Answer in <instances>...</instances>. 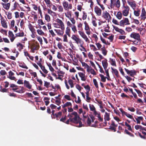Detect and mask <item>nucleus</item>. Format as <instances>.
Returning <instances> with one entry per match:
<instances>
[{
    "instance_id": "f257e3e1",
    "label": "nucleus",
    "mask_w": 146,
    "mask_h": 146,
    "mask_svg": "<svg viewBox=\"0 0 146 146\" xmlns=\"http://www.w3.org/2000/svg\"><path fill=\"white\" fill-rule=\"evenodd\" d=\"M71 38L74 40L77 44H79L80 47L84 49V51L86 52V49L83 46L84 42L79 37V36L75 35H73L72 36Z\"/></svg>"
},
{
    "instance_id": "f03ea898",
    "label": "nucleus",
    "mask_w": 146,
    "mask_h": 146,
    "mask_svg": "<svg viewBox=\"0 0 146 146\" xmlns=\"http://www.w3.org/2000/svg\"><path fill=\"white\" fill-rule=\"evenodd\" d=\"M67 117H69L70 122L72 123L76 121L77 119L79 118L78 113L76 111H73L72 113L69 114Z\"/></svg>"
},
{
    "instance_id": "7ed1b4c3",
    "label": "nucleus",
    "mask_w": 146,
    "mask_h": 146,
    "mask_svg": "<svg viewBox=\"0 0 146 146\" xmlns=\"http://www.w3.org/2000/svg\"><path fill=\"white\" fill-rule=\"evenodd\" d=\"M56 23H53L54 27L56 28H65L64 25L62 21L57 18L55 20Z\"/></svg>"
},
{
    "instance_id": "20e7f679",
    "label": "nucleus",
    "mask_w": 146,
    "mask_h": 146,
    "mask_svg": "<svg viewBox=\"0 0 146 146\" xmlns=\"http://www.w3.org/2000/svg\"><path fill=\"white\" fill-rule=\"evenodd\" d=\"M62 5L64 9L65 10L68 11L69 9H72V4H69L68 3L64 1L62 3Z\"/></svg>"
},
{
    "instance_id": "39448f33",
    "label": "nucleus",
    "mask_w": 146,
    "mask_h": 146,
    "mask_svg": "<svg viewBox=\"0 0 146 146\" xmlns=\"http://www.w3.org/2000/svg\"><path fill=\"white\" fill-rule=\"evenodd\" d=\"M39 45L37 42L35 43H33L31 46V48L32 52L34 53L35 50H37L39 49Z\"/></svg>"
},
{
    "instance_id": "423d86ee",
    "label": "nucleus",
    "mask_w": 146,
    "mask_h": 146,
    "mask_svg": "<svg viewBox=\"0 0 146 146\" xmlns=\"http://www.w3.org/2000/svg\"><path fill=\"white\" fill-rule=\"evenodd\" d=\"M117 124H115V121L113 120L111 121V125L109 126V129L114 132L116 131V127L117 126Z\"/></svg>"
},
{
    "instance_id": "0eeeda50",
    "label": "nucleus",
    "mask_w": 146,
    "mask_h": 146,
    "mask_svg": "<svg viewBox=\"0 0 146 146\" xmlns=\"http://www.w3.org/2000/svg\"><path fill=\"white\" fill-rule=\"evenodd\" d=\"M130 36L131 38H133L137 40L141 41L140 36L138 33L133 32L130 34Z\"/></svg>"
},
{
    "instance_id": "6e6552de",
    "label": "nucleus",
    "mask_w": 146,
    "mask_h": 146,
    "mask_svg": "<svg viewBox=\"0 0 146 146\" xmlns=\"http://www.w3.org/2000/svg\"><path fill=\"white\" fill-rule=\"evenodd\" d=\"M122 7L124 9L122 11V14L124 16H127L129 13V7L127 5H126L125 6Z\"/></svg>"
},
{
    "instance_id": "1a4fd4ad",
    "label": "nucleus",
    "mask_w": 146,
    "mask_h": 146,
    "mask_svg": "<svg viewBox=\"0 0 146 146\" xmlns=\"http://www.w3.org/2000/svg\"><path fill=\"white\" fill-rule=\"evenodd\" d=\"M124 69L127 74L131 77H133L134 76L136 75L137 71L135 70H129L126 68H125Z\"/></svg>"
},
{
    "instance_id": "9d476101",
    "label": "nucleus",
    "mask_w": 146,
    "mask_h": 146,
    "mask_svg": "<svg viewBox=\"0 0 146 146\" xmlns=\"http://www.w3.org/2000/svg\"><path fill=\"white\" fill-rule=\"evenodd\" d=\"M128 4L131 6V7L135 10L137 6V4L136 2L133 0H129L127 1Z\"/></svg>"
},
{
    "instance_id": "9b49d317",
    "label": "nucleus",
    "mask_w": 146,
    "mask_h": 146,
    "mask_svg": "<svg viewBox=\"0 0 146 146\" xmlns=\"http://www.w3.org/2000/svg\"><path fill=\"white\" fill-rule=\"evenodd\" d=\"M102 17L107 20L109 21L111 19L110 15L106 11L103 12Z\"/></svg>"
},
{
    "instance_id": "f8f14e48",
    "label": "nucleus",
    "mask_w": 146,
    "mask_h": 146,
    "mask_svg": "<svg viewBox=\"0 0 146 146\" xmlns=\"http://www.w3.org/2000/svg\"><path fill=\"white\" fill-rule=\"evenodd\" d=\"M94 11L97 15L100 16L102 15V10L98 6H96L94 8Z\"/></svg>"
},
{
    "instance_id": "ddd939ff",
    "label": "nucleus",
    "mask_w": 146,
    "mask_h": 146,
    "mask_svg": "<svg viewBox=\"0 0 146 146\" xmlns=\"http://www.w3.org/2000/svg\"><path fill=\"white\" fill-rule=\"evenodd\" d=\"M146 12L145 8L143 7L142 8L141 13L140 15L141 19L144 21L146 18Z\"/></svg>"
},
{
    "instance_id": "4468645a",
    "label": "nucleus",
    "mask_w": 146,
    "mask_h": 146,
    "mask_svg": "<svg viewBox=\"0 0 146 146\" xmlns=\"http://www.w3.org/2000/svg\"><path fill=\"white\" fill-rule=\"evenodd\" d=\"M78 32L79 33L80 35L85 40L86 42H88L89 41V39L87 38L86 35L83 32L79 31Z\"/></svg>"
},
{
    "instance_id": "2eb2a0df",
    "label": "nucleus",
    "mask_w": 146,
    "mask_h": 146,
    "mask_svg": "<svg viewBox=\"0 0 146 146\" xmlns=\"http://www.w3.org/2000/svg\"><path fill=\"white\" fill-rule=\"evenodd\" d=\"M60 29H54V31L57 33V35L59 36H62L64 33V30L65 28H60Z\"/></svg>"
},
{
    "instance_id": "dca6fc26",
    "label": "nucleus",
    "mask_w": 146,
    "mask_h": 146,
    "mask_svg": "<svg viewBox=\"0 0 146 146\" xmlns=\"http://www.w3.org/2000/svg\"><path fill=\"white\" fill-rule=\"evenodd\" d=\"M119 110L121 112L123 115H125L128 118L130 119H133V116L132 115L128 113L125 111H123L122 108H120L119 109Z\"/></svg>"
},
{
    "instance_id": "f3484780",
    "label": "nucleus",
    "mask_w": 146,
    "mask_h": 146,
    "mask_svg": "<svg viewBox=\"0 0 146 146\" xmlns=\"http://www.w3.org/2000/svg\"><path fill=\"white\" fill-rule=\"evenodd\" d=\"M1 23L2 27L5 28H7V23L6 20L3 17H1Z\"/></svg>"
},
{
    "instance_id": "a211bd4d",
    "label": "nucleus",
    "mask_w": 146,
    "mask_h": 146,
    "mask_svg": "<svg viewBox=\"0 0 146 146\" xmlns=\"http://www.w3.org/2000/svg\"><path fill=\"white\" fill-rule=\"evenodd\" d=\"M9 36L10 38L11 41V42H13L14 39H15L16 36H15L14 35L13 32L11 31H9L8 32Z\"/></svg>"
},
{
    "instance_id": "6ab92c4d",
    "label": "nucleus",
    "mask_w": 146,
    "mask_h": 146,
    "mask_svg": "<svg viewBox=\"0 0 146 146\" xmlns=\"http://www.w3.org/2000/svg\"><path fill=\"white\" fill-rule=\"evenodd\" d=\"M113 28L116 31L120 33L121 35L125 34V32L122 29H120L118 27L115 26L113 27Z\"/></svg>"
},
{
    "instance_id": "aec40b11",
    "label": "nucleus",
    "mask_w": 146,
    "mask_h": 146,
    "mask_svg": "<svg viewBox=\"0 0 146 146\" xmlns=\"http://www.w3.org/2000/svg\"><path fill=\"white\" fill-rule=\"evenodd\" d=\"M24 86L26 88L30 89L32 88V85H31L29 81L25 80L24 82Z\"/></svg>"
},
{
    "instance_id": "412c9836",
    "label": "nucleus",
    "mask_w": 146,
    "mask_h": 146,
    "mask_svg": "<svg viewBox=\"0 0 146 146\" xmlns=\"http://www.w3.org/2000/svg\"><path fill=\"white\" fill-rule=\"evenodd\" d=\"M9 76L7 77V78H9L11 80H15L16 79V78L14 76H12L14 74L11 71H10L9 72Z\"/></svg>"
},
{
    "instance_id": "4be33fe9",
    "label": "nucleus",
    "mask_w": 146,
    "mask_h": 146,
    "mask_svg": "<svg viewBox=\"0 0 146 146\" xmlns=\"http://www.w3.org/2000/svg\"><path fill=\"white\" fill-rule=\"evenodd\" d=\"M102 64L104 69L107 68L108 64L107 62V60L106 59H105L104 60L102 61Z\"/></svg>"
},
{
    "instance_id": "5701e85b",
    "label": "nucleus",
    "mask_w": 146,
    "mask_h": 146,
    "mask_svg": "<svg viewBox=\"0 0 146 146\" xmlns=\"http://www.w3.org/2000/svg\"><path fill=\"white\" fill-rule=\"evenodd\" d=\"M112 70V72L115 74L117 77H119V76L118 71L116 69H114L113 67H111Z\"/></svg>"
},
{
    "instance_id": "b1692460",
    "label": "nucleus",
    "mask_w": 146,
    "mask_h": 146,
    "mask_svg": "<svg viewBox=\"0 0 146 146\" xmlns=\"http://www.w3.org/2000/svg\"><path fill=\"white\" fill-rule=\"evenodd\" d=\"M1 4L3 5V8L6 10H8L10 8V3H1Z\"/></svg>"
},
{
    "instance_id": "393cba45",
    "label": "nucleus",
    "mask_w": 146,
    "mask_h": 146,
    "mask_svg": "<svg viewBox=\"0 0 146 146\" xmlns=\"http://www.w3.org/2000/svg\"><path fill=\"white\" fill-rule=\"evenodd\" d=\"M78 74L80 77L81 78V80L82 81H85L86 80L85 74L82 72H79Z\"/></svg>"
},
{
    "instance_id": "a878e982",
    "label": "nucleus",
    "mask_w": 146,
    "mask_h": 146,
    "mask_svg": "<svg viewBox=\"0 0 146 146\" xmlns=\"http://www.w3.org/2000/svg\"><path fill=\"white\" fill-rule=\"evenodd\" d=\"M62 115V112H59L55 113V115L53 117H52V118L55 119L56 118V119L58 120V118H60Z\"/></svg>"
},
{
    "instance_id": "bb28decb",
    "label": "nucleus",
    "mask_w": 146,
    "mask_h": 146,
    "mask_svg": "<svg viewBox=\"0 0 146 146\" xmlns=\"http://www.w3.org/2000/svg\"><path fill=\"white\" fill-rule=\"evenodd\" d=\"M29 28L32 33H36V30L33 25L30 23L28 25Z\"/></svg>"
},
{
    "instance_id": "cd10ccee",
    "label": "nucleus",
    "mask_w": 146,
    "mask_h": 146,
    "mask_svg": "<svg viewBox=\"0 0 146 146\" xmlns=\"http://www.w3.org/2000/svg\"><path fill=\"white\" fill-rule=\"evenodd\" d=\"M17 45V47H18V49L19 51H21V50L23 49V47H24V46L20 42L18 43Z\"/></svg>"
},
{
    "instance_id": "c85d7f7f",
    "label": "nucleus",
    "mask_w": 146,
    "mask_h": 146,
    "mask_svg": "<svg viewBox=\"0 0 146 146\" xmlns=\"http://www.w3.org/2000/svg\"><path fill=\"white\" fill-rule=\"evenodd\" d=\"M73 123L76 124L79 123V125L78 126H77V127H81L82 126H84L82 124L81 121L80 120L78 119H77L76 121L75 122H74Z\"/></svg>"
},
{
    "instance_id": "c756f323",
    "label": "nucleus",
    "mask_w": 146,
    "mask_h": 146,
    "mask_svg": "<svg viewBox=\"0 0 146 146\" xmlns=\"http://www.w3.org/2000/svg\"><path fill=\"white\" fill-rule=\"evenodd\" d=\"M104 119L105 120L109 121L110 119V113L106 112H105V114L104 115Z\"/></svg>"
},
{
    "instance_id": "7c9ffc66",
    "label": "nucleus",
    "mask_w": 146,
    "mask_h": 146,
    "mask_svg": "<svg viewBox=\"0 0 146 146\" xmlns=\"http://www.w3.org/2000/svg\"><path fill=\"white\" fill-rule=\"evenodd\" d=\"M96 18L95 17H93L92 19V23L93 24V25L95 27H96L97 26V24L96 22Z\"/></svg>"
},
{
    "instance_id": "2f4dec72",
    "label": "nucleus",
    "mask_w": 146,
    "mask_h": 146,
    "mask_svg": "<svg viewBox=\"0 0 146 146\" xmlns=\"http://www.w3.org/2000/svg\"><path fill=\"white\" fill-rule=\"evenodd\" d=\"M19 66L21 67L24 68H25L27 69L28 68L24 62L19 63Z\"/></svg>"
},
{
    "instance_id": "473e14b6",
    "label": "nucleus",
    "mask_w": 146,
    "mask_h": 146,
    "mask_svg": "<svg viewBox=\"0 0 146 146\" xmlns=\"http://www.w3.org/2000/svg\"><path fill=\"white\" fill-rule=\"evenodd\" d=\"M70 29L68 27H67L66 28L65 33L66 35H67L69 37L70 36Z\"/></svg>"
},
{
    "instance_id": "72a5a7b5",
    "label": "nucleus",
    "mask_w": 146,
    "mask_h": 146,
    "mask_svg": "<svg viewBox=\"0 0 146 146\" xmlns=\"http://www.w3.org/2000/svg\"><path fill=\"white\" fill-rule=\"evenodd\" d=\"M140 13V10L139 9H137V11L134 10L133 12L134 15L136 17H138L139 16Z\"/></svg>"
},
{
    "instance_id": "f704fd0d",
    "label": "nucleus",
    "mask_w": 146,
    "mask_h": 146,
    "mask_svg": "<svg viewBox=\"0 0 146 146\" xmlns=\"http://www.w3.org/2000/svg\"><path fill=\"white\" fill-rule=\"evenodd\" d=\"M110 60L111 64L113 66H116L115 60L114 59L110 58Z\"/></svg>"
},
{
    "instance_id": "c9c22d12",
    "label": "nucleus",
    "mask_w": 146,
    "mask_h": 146,
    "mask_svg": "<svg viewBox=\"0 0 146 146\" xmlns=\"http://www.w3.org/2000/svg\"><path fill=\"white\" fill-rule=\"evenodd\" d=\"M122 14L120 11H118L116 15L117 18L119 19H121L122 17Z\"/></svg>"
},
{
    "instance_id": "e433bc0d",
    "label": "nucleus",
    "mask_w": 146,
    "mask_h": 146,
    "mask_svg": "<svg viewBox=\"0 0 146 146\" xmlns=\"http://www.w3.org/2000/svg\"><path fill=\"white\" fill-rule=\"evenodd\" d=\"M47 10L48 13L52 16H55L56 15V13L52 11L50 9L48 8Z\"/></svg>"
},
{
    "instance_id": "4c0bfd02",
    "label": "nucleus",
    "mask_w": 146,
    "mask_h": 146,
    "mask_svg": "<svg viewBox=\"0 0 146 146\" xmlns=\"http://www.w3.org/2000/svg\"><path fill=\"white\" fill-rule=\"evenodd\" d=\"M69 106L70 107H72V104L71 103L69 102H67L63 105H62V108H65V107H68Z\"/></svg>"
},
{
    "instance_id": "58836bf2",
    "label": "nucleus",
    "mask_w": 146,
    "mask_h": 146,
    "mask_svg": "<svg viewBox=\"0 0 146 146\" xmlns=\"http://www.w3.org/2000/svg\"><path fill=\"white\" fill-rule=\"evenodd\" d=\"M101 50L102 51V53L104 56L106 55L107 51L106 50L105 47L104 46L102 48H101Z\"/></svg>"
},
{
    "instance_id": "ea45409f",
    "label": "nucleus",
    "mask_w": 146,
    "mask_h": 146,
    "mask_svg": "<svg viewBox=\"0 0 146 146\" xmlns=\"http://www.w3.org/2000/svg\"><path fill=\"white\" fill-rule=\"evenodd\" d=\"M20 87L21 88V89L20 90H16V92L18 93H22L24 92L25 88L23 86H20Z\"/></svg>"
},
{
    "instance_id": "a19ab883",
    "label": "nucleus",
    "mask_w": 146,
    "mask_h": 146,
    "mask_svg": "<svg viewBox=\"0 0 146 146\" xmlns=\"http://www.w3.org/2000/svg\"><path fill=\"white\" fill-rule=\"evenodd\" d=\"M120 2L119 0H117L115 4H114V6L117 8H119L120 6Z\"/></svg>"
},
{
    "instance_id": "79ce46f5",
    "label": "nucleus",
    "mask_w": 146,
    "mask_h": 146,
    "mask_svg": "<svg viewBox=\"0 0 146 146\" xmlns=\"http://www.w3.org/2000/svg\"><path fill=\"white\" fill-rule=\"evenodd\" d=\"M65 16H66V17H67L69 18L70 19V21H71L72 23L73 24H75L76 21L74 18H71V17L70 18L69 16L68 15H67L66 13H65Z\"/></svg>"
},
{
    "instance_id": "37998d69",
    "label": "nucleus",
    "mask_w": 146,
    "mask_h": 146,
    "mask_svg": "<svg viewBox=\"0 0 146 146\" xmlns=\"http://www.w3.org/2000/svg\"><path fill=\"white\" fill-rule=\"evenodd\" d=\"M44 1L45 2L47 6L50 7L51 6V2L50 0H44Z\"/></svg>"
},
{
    "instance_id": "c03bdc74",
    "label": "nucleus",
    "mask_w": 146,
    "mask_h": 146,
    "mask_svg": "<svg viewBox=\"0 0 146 146\" xmlns=\"http://www.w3.org/2000/svg\"><path fill=\"white\" fill-rule=\"evenodd\" d=\"M97 3L100 6V7L102 10H104L105 9V7H104V6L103 5L101 4L100 3V0H96Z\"/></svg>"
},
{
    "instance_id": "a18cd8bd",
    "label": "nucleus",
    "mask_w": 146,
    "mask_h": 146,
    "mask_svg": "<svg viewBox=\"0 0 146 146\" xmlns=\"http://www.w3.org/2000/svg\"><path fill=\"white\" fill-rule=\"evenodd\" d=\"M99 75L101 78V81L103 82H105L107 77H104L103 75L101 74H100Z\"/></svg>"
},
{
    "instance_id": "49530a36",
    "label": "nucleus",
    "mask_w": 146,
    "mask_h": 146,
    "mask_svg": "<svg viewBox=\"0 0 146 146\" xmlns=\"http://www.w3.org/2000/svg\"><path fill=\"white\" fill-rule=\"evenodd\" d=\"M45 19L48 22L50 21V18L49 15L47 14L45 15Z\"/></svg>"
},
{
    "instance_id": "de8ad7c7",
    "label": "nucleus",
    "mask_w": 146,
    "mask_h": 146,
    "mask_svg": "<svg viewBox=\"0 0 146 146\" xmlns=\"http://www.w3.org/2000/svg\"><path fill=\"white\" fill-rule=\"evenodd\" d=\"M134 90L137 92L139 97H142L143 96L140 90H137L136 89H135Z\"/></svg>"
},
{
    "instance_id": "09e8293b",
    "label": "nucleus",
    "mask_w": 146,
    "mask_h": 146,
    "mask_svg": "<svg viewBox=\"0 0 146 146\" xmlns=\"http://www.w3.org/2000/svg\"><path fill=\"white\" fill-rule=\"evenodd\" d=\"M143 118L142 116L138 117L137 118H136L135 119L137 121V123L138 124H140V121L139 120H142Z\"/></svg>"
},
{
    "instance_id": "8fccbe9b",
    "label": "nucleus",
    "mask_w": 146,
    "mask_h": 146,
    "mask_svg": "<svg viewBox=\"0 0 146 146\" xmlns=\"http://www.w3.org/2000/svg\"><path fill=\"white\" fill-rule=\"evenodd\" d=\"M24 33L22 31L21 33H18L15 34L16 37H22L24 36Z\"/></svg>"
},
{
    "instance_id": "3c124183",
    "label": "nucleus",
    "mask_w": 146,
    "mask_h": 146,
    "mask_svg": "<svg viewBox=\"0 0 146 146\" xmlns=\"http://www.w3.org/2000/svg\"><path fill=\"white\" fill-rule=\"evenodd\" d=\"M89 107L91 111H93L96 110V108L93 105L89 104Z\"/></svg>"
},
{
    "instance_id": "603ef678",
    "label": "nucleus",
    "mask_w": 146,
    "mask_h": 146,
    "mask_svg": "<svg viewBox=\"0 0 146 146\" xmlns=\"http://www.w3.org/2000/svg\"><path fill=\"white\" fill-rule=\"evenodd\" d=\"M127 134L129 135L131 137H134V135L133 134L130 132H129L127 130L125 129L124 131Z\"/></svg>"
},
{
    "instance_id": "864d4df0",
    "label": "nucleus",
    "mask_w": 146,
    "mask_h": 146,
    "mask_svg": "<svg viewBox=\"0 0 146 146\" xmlns=\"http://www.w3.org/2000/svg\"><path fill=\"white\" fill-rule=\"evenodd\" d=\"M86 120L87 124L88 126H90L92 123L91 118H90L89 117H88V118L86 119Z\"/></svg>"
},
{
    "instance_id": "5fc2aeb1",
    "label": "nucleus",
    "mask_w": 146,
    "mask_h": 146,
    "mask_svg": "<svg viewBox=\"0 0 146 146\" xmlns=\"http://www.w3.org/2000/svg\"><path fill=\"white\" fill-rule=\"evenodd\" d=\"M0 91L3 92H8V89H6L5 88H2V86H0Z\"/></svg>"
},
{
    "instance_id": "6e6d98bb",
    "label": "nucleus",
    "mask_w": 146,
    "mask_h": 146,
    "mask_svg": "<svg viewBox=\"0 0 146 146\" xmlns=\"http://www.w3.org/2000/svg\"><path fill=\"white\" fill-rule=\"evenodd\" d=\"M37 31L38 35H44V33L42 31L41 29H37Z\"/></svg>"
},
{
    "instance_id": "4d7b16f0",
    "label": "nucleus",
    "mask_w": 146,
    "mask_h": 146,
    "mask_svg": "<svg viewBox=\"0 0 146 146\" xmlns=\"http://www.w3.org/2000/svg\"><path fill=\"white\" fill-rule=\"evenodd\" d=\"M116 2V0H111L110 7L112 8L114 6V4Z\"/></svg>"
},
{
    "instance_id": "13d9d810",
    "label": "nucleus",
    "mask_w": 146,
    "mask_h": 146,
    "mask_svg": "<svg viewBox=\"0 0 146 146\" xmlns=\"http://www.w3.org/2000/svg\"><path fill=\"white\" fill-rule=\"evenodd\" d=\"M68 82L69 84L70 85L71 87V88H73L74 87L73 81L71 79H70L68 80Z\"/></svg>"
},
{
    "instance_id": "bf43d9fd",
    "label": "nucleus",
    "mask_w": 146,
    "mask_h": 146,
    "mask_svg": "<svg viewBox=\"0 0 146 146\" xmlns=\"http://www.w3.org/2000/svg\"><path fill=\"white\" fill-rule=\"evenodd\" d=\"M93 83L94 84L96 88L98 89V82H97L96 80V79H94L93 80Z\"/></svg>"
},
{
    "instance_id": "052dcab7",
    "label": "nucleus",
    "mask_w": 146,
    "mask_h": 146,
    "mask_svg": "<svg viewBox=\"0 0 146 146\" xmlns=\"http://www.w3.org/2000/svg\"><path fill=\"white\" fill-rule=\"evenodd\" d=\"M125 23V25H129L130 23H129V21L128 19L127 18H125L124 19V20H123Z\"/></svg>"
},
{
    "instance_id": "680f3d73",
    "label": "nucleus",
    "mask_w": 146,
    "mask_h": 146,
    "mask_svg": "<svg viewBox=\"0 0 146 146\" xmlns=\"http://www.w3.org/2000/svg\"><path fill=\"white\" fill-rule=\"evenodd\" d=\"M72 29L73 31L74 32V33H75L77 32V30L76 29V27L75 26V25H73L72 27Z\"/></svg>"
},
{
    "instance_id": "e2e57ef3",
    "label": "nucleus",
    "mask_w": 146,
    "mask_h": 146,
    "mask_svg": "<svg viewBox=\"0 0 146 146\" xmlns=\"http://www.w3.org/2000/svg\"><path fill=\"white\" fill-rule=\"evenodd\" d=\"M38 9L39 13L40 14L41 17L42 18V13L40 6L38 7Z\"/></svg>"
},
{
    "instance_id": "0e129e2a",
    "label": "nucleus",
    "mask_w": 146,
    "mask_h": 146,
    "mask_svg": "<svg viewBox=\"0 0 146 146\" xmlns=\"http://www.w3.org/2000/svg\"><path fill=\"white\" fill-rule=\"evenodd\" d=\"M41 70L44 74H46L48 73V71L45 69L44 66H43Z\"/></svg>"
},
{
    "instance_id": "69168bd1",
    "label": "nucleus",
    "mask_w": 146,
    "mask_h": 146,
    "mask_svg": "<svg viewBox=\"0 0 146 146\" xmlns=\"http://www.w3.org/2000/svg\"><path fill=\"white\" fill-rule=\"evenodd\" d=\"M58 11L60 12H62L63 11V9L62 6L61 5H58Z\"/></svg>"
},
{
    "instance_id": "338daca9",
    "label": "nucleus",
    "mask_w": 146,
    "mask_h": 146,
    "mask_svg": "<svg viewBox=\"0 0 146 146\" xmlns=\"http://www.w3.org/2000/svg\"><path fill=\"white\" fill-rule=\"evenodd\" d=\"M98 118V120L101 122H102L103 121V119L101 117L100 113L97 116Z\"/></svg>"
},
{
    "instance_id": "774afa93",
    "label": "nucleus",
    "mask_w": 146,
    "mask_h": 146,
    "mask_svg": "<svg viewBox=\"0 0 146 146\" xmlns=\"http://www.w3.org/2000/svg\"><path fill=\"white\" fill-rule=\"evenodd\" d=\"M44 86L46 87V88H48L49 87V85L50 84V83L46 81H44Z\"/></svg>"
}]
</instances>
